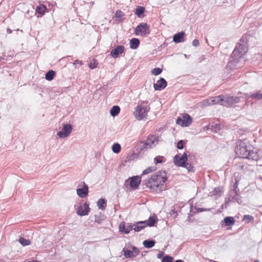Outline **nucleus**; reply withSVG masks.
<instances>
[{"label":"nucleus","instance_id":"obj_1","mask_svg":"<svg viewBox=\"0 0 262 262\" xmlns=\"http://www.w3.org/2000/svg\"><path fill=\"white\" fill-rule=\"evenodd\" d=\"M247 51L248 48L246 41L244 38L241 39L239 42L237 44L232 53L230 60L226 66V69L232 70L241 67L243 64L242 59L245 61L244 56Z\"/></svg>","mask_w":262,"mask_h":262},{"label":"nucleus","instance_id":"obj_2","mask_svg":"<svg viewBox=\"0 0 262 262\" xmlns=\"http://www.w3.org/2000/svg\"><path fill=\"white\" fill-rule=\"evenodd\" d=\"M236 154L240 158L257 161L262 157V153L257 149H251L245 141L239 140L237 142L235 149Z\"/></svg>","mask_w":262,"mask_h":262},{"label":"nucleus","instance_id":"obj_3","mask_svg":"<svg viewBox=\"0 0 262 262\" xmlns=\"http://www.w3.org/2000/svg\"><path fill=\"white\" fill-rule=\"evenodd\" d=\"M167 180L165 171H160L151 176L146 183L147 187L157 192H161L164 189V183Z\"/></svg>","mask_w":262,"mask_h":262},{"label":"nucleus","instance_id":"obj_4","mask_svg":"<svg viewBox=\"0 0 262 262\" xmlns=\"http://www.w3.org/2000/svg\"><path fill=\"white\" fill-rule=\"evenodd\" d=\"M149 109L150 107L147 106L146 103L142 102L136 107L135 111L134 113L135 117L138 120L144 119L147 117Z\"/></svg>","mask_w":262,"mask_h":262},{"label":"nucleus","instance_id":"obj_5","mask_svg":"<svg viewBox=\"0 0 262 262\" xmlns=\"http://www.w3.org/2000/svg\"><path fill=\"white\" fill-rule=\"evenodd\" d=\"M135 33L137 35L142 36L149 34V27L147 23H142L137 26L135 30Z\"/></svg>","mask_w":262,"mask_h":262},{"label":"nucleus","instance_id":"obj_6","mask_svg":"<svg viewBox=\"0 0 262 262\" xmlns=\"http://www.w3.org/2000/svg\"><path fill=\"white\" fill-rule=\"evenodd\" d=\"M158 136L155 135H150L148 137L146 141L143 144L142 149L150 148L155 147L158 142Z\"/></svg>","mask_w":262,"mask_h":262},{"label":"nucleus","instance_id":"obj_7","mask_svg":"<svg viewBox=\"0 0 262 262\" xmlns=\"http://www.w3.org/2000/svg\"><path fill=\"white\" fill-rule=\"evenodd\" d=\"M177 124L182 126H189L192 123V119L190 116L187 114H184L182 117H179L177 119Z\"/></svg>","mask_w":262,"mask_h":262},{"label":"nucleus","instance_id":"obj_8","mask_svg":"<svg viewBox=\"0 0 262 262\" xmlns=\"http://www.w3.org/2000/svg\"><path fill=\"white\" fill-rule=\"evenodd\" d=\"M90 211L89 205L86 203H84L77 208L76 213L80 216H85L89 214Z\"/></svg>","mask_w":262,"mask_h":262},{"label":"nucleus","instance_id":"obj_9","mask_svg":"<svg viewBox=\"0 0 262 262\" xmlns=\"http://www.w3.org/2000/svg\"><path fill=\"white\" fill-rule=\"evenodd\" d=\"M240 99L241 97L238 96L225 97L224 95V103L225 104H224V106H227L235 104L240 101Z\"/></svg>","mask_w":262,"mask_h":262},{"label":"nucleus","instance_id":"obj_10","mask_svg":"<svg viewBox=\"0 0 262 262\" xmlns=\"http://www.w3.org/2000/svg\"><path fill=\"white\" fill-rule=\"evenodd\" d=\"M72 127L70 124H63L62 130L58 132L57 136L61 138L68 137L72 132Z\"/></svg>","mask_w":262,"mask_h":262},{"label":"nucleus","instance_id":"obj_11","mask_svg":"<svg viewBox=\"0 0 262 262\" xmlns=\"http://www.w3.org/2000/svg\"><path fill=\"white\" fill-rule=\"evenodd\" d=\"M174 163L178 166L183 167L186 163L187 160V155L184 153L181 157L179 155H176L174 157Z\"/></svg>","mask_w":262,"mask_h":262},{"label":"nucleus","instance_id":"obj_12","mask_svg":"<svg viewBox=\"0 0 262 262\" xmlns=\"http://www.w3.org/2000/svg\"><path fill=\"white\" fill-rule=\"evenodd\" d=\"M133 250L131 251L130 250L126 249L125 248H123V252L124 253V256L127 258H131L133 257H136L138 255L139 253V250L135 246L132 247Z\"/></svg>","mask_w":262,"mask_h":262},{"label":"nucleus","instance_id":"obj_13","mask_svg":"<svg viewBox=\"0 0 262 262\" xmlns=\"http://www.w3.org/2000/svg\"><path fill=\"white\" fill-rule=\"evenodd\" d=\"M166 86L167 82L163 78H161L156 83L154 84V89L156 91H161Z\"/></svg>","mask_w":262,"mask_h":262},{"label":"nucleus","instance_id":"obj_14","mask_svg":"<svg viewBox=\"0 0 262 262\" xmlns=\"http://www.w3.org/2000/svg\"><path fill=\"white\" fill-rule=\"evenodd\" d=\"M124 52V47L123 46H118L117 48L113 49L111 52V56L114 58H117L120 54Z\"/></svg>","mask_w":262,"mask_h":262},{"label":"nucleus","instance_id":"obj_15","mask_svg":"<svg viewBox=\"0 0 262 262\" xmlns=\"http://www.w3.org/2000/svg\"><path fill=\"white\" fill-rule=\"evenodd\" d=\"M141 182V178L139 176H134L129 180V185L133 188H137Z\"/></svg>","mask_w":262,"mask_h":262},{"label":"nucleus","instance_id":"obj_16","mask_svg":"<svg viewBox=\"0 0 262 262\" xmlns=\"http://www.w3.org/2000/svg\"><path fill=\"white\" fill-rule=\"evenodd\" d=\"M211 99L212 105L219 104L224 106V104H225V103H224V95H223L211 97Z\"/></svg>","mask_w":262,"mask_h":262},{"label":"nucleus","instance_id":"obj_17","mask_svg":"<svg viewBox=\"0 0 262 262\" xmlns=\"http://www.w3.org/2000/svg\"><path fill=\"white\" fill-rule=\"evenodd\" d=\"M89 192L88 187L85 184L84 185L82 188H78L77 189V194L82 198L86 196Z\"/></svg>","mask_w":262,"mask_h":262},{"label":"nucleus","instance_id":"obj_18","mask_svg":"<svg viewBox=\"0 0 262 262\" xmlns=\"http://www.w3.org/2000/svg\"><path fill=\"white\" fill-rule=\"evenodd\" d=\"M147 226V221L137 222L135 224L134 230L136 232H139Z\"/></svg>","mask_w":262,"mask_h":262},{"label":"nucleus","instance_id":"obj_19","mask_svg":"<svg viewBox=\"0 0 262 262\" xmlns=\"http://www.w3.org/2000/svg\"><path fill=\"white\" fill-rule=\"evenodd\" d=\"M184 32H180L174 34L173 36V41L176 43H180L184 41Z\"/></svg>","mask_w":262,"mask_h":262},{"label":"nucleus","instance_id":"obj_20","mask_svg":"<svg viewBox=\"0 0 262 262\" xmlns=\"http://www.w3.org/2000/svg\"><path fill=\"white\" fill-rule=\"evenodd\" d=\"M130 48L132 49H136L140 45V40L138 38H133L130 40Z\"/></svg>","mask_w":262,"mask_h":262},{"label":"nucleus","instance_id":"obj_21","mask_svg":"<svg viewBox=\"0 0 262 262\" xmlns=\"http://www.w3.org/2000/svg\"><path fill=\"white\" fill-rule=\"evenodd\" d=\"M223 222L225 226H228L233 225L235 223V220L233 217L227 216L224 219Z\"/></svg>","mask_w":262,"mask_h":262},{"label":"nucleus","instance_id":"obj_22","mask_svg":"<svg viewBox=\"0 0 262 262\" xmlns=\"http://www.w3.org/2000/svg\"><path fill=\"white\" fill-rule=\"evenodd\" d=\"M46 9L47 8L45 6L42 4H40L39 6L36 7V11L41 15H42L45 14Z\"/></svg>","mask_w":262,"mask_h":262},{"label":"nucleus","instance_id":"obj_23","mask_svg":"<svg viewBox=\"0 0 262 262\" xmlns=\"http://www.w3.org/2000/svg\"><path fill=\"white\" fill-rule=\"evenodd\" d=\"M120 111V109L118 106L114 105L111 108L110 114L112 116L115 117L119 113Z\"/></svg>","mask_w":262,"mask_h":262},{"label":"nucleus","instance_id":"obj_24","mask_svg":"<svg viewBox=\"0 0 262 262\" xmlns=\"http://www.w3.org/2000/svg\"><path fill=\"white\" fill-rule=\"evenodd\" d=\"M144 246L147 248H150L155 246V242L153 240H145L143 242Z\"/></svg>","mask_w":262,"mask_h":262},{"label":"nucleus","instance_id":"obj_25","mask_svg":"<svg viewBox=\"0 0 262 262\" xmlns=\"http://www.w3.org/2000/svg\"><path fill=\"white\" fill-rule=\"evenodd\" d=\"M115 16L117 21H122L123 19V17L124 16V14L121 10H118L116 12Z\"/></svg>","mask_w":262,"mask_h":262},{"label":"nucleus","instance_id":"obj_26","mask_svg":"<svg viewBox=\"0 0 262 262\" xmlns=\"http://www.w3.org/2000/svg\"><path fill=\"white\" fill-rule=\"evenodd\" d=\"M145 9L142 6H137L136 9L135 14L139 17H141V15L144 12Z\"/></svg>","mask_w":262,"mask_h":262},{"label":"nucleus","instance_id":"obj_27","mask_svg":"<svg viewBox=\"0 0 262 262\" xmlns=\"http://www.w3.org/2000/svg\"><path fill=\"white\" fill-rule=\"evenodd\" d=\"M55 75V72L53 70H50L46 74L45 78L47 80L51 81L54 78Z\"/></svg>","mask_w":262,"mask_h":262},{"label":"nucleus","instance_id":"obj_28","mask_svg":"<svg viewBox=\"0 0 262 262\" xmlns=\"http://www.w3.org/2000/svg\"><path fill=\"white\" fill-rule=\"evenodd\" d=\"M98 207L101 210H104L105 208V206L104 205L105 204V201L104 199H100L97 202Z\"/></svg>","mask_w":262,"mask_h":262},{"label":"nucleus","instance_id":"obj_29","mask_svg":"<svg viewBox=\"0 0 262 262\" xmlns=\"http://www.w3.org/2000/svg\"><path fill=\"white\" fill-rule=\"evenodd\" d=\"M250 97L257 100H262V93H260V92H258L252 94Z\"/></svg>","mask_w":262,"mask_h":262},{"label":"nucleus","instance_id":"obj_30","mask_svg":"<svg viewBox=\"0 0 262 262\" xmlns=\"http://www.w3.org/2000/svg\"><path fill=\"white\" fill-rule=\"evenodd\" d=\"M112 150L115 154L119 153L121 150V146L119 144L114 143L112 146Z\"/></svg>","mask_w":262,"mask_h":262},{"label":"nucleus","instance_id":"obj_31","mask_svg":"<svg viewBox=\"0 0 262 262\" xmlns=\"http://www.w3.org/2000/svg\"><path fill=\"white\" fill-rule=\"evenodd\" d=\"M200 103L201 106L203 107H206L209 105H211L212 103L211 97L210 98H208L203 100L202 102H201Z\"/></svg>","mask_w":262,"mask_h":262},{"label":"nucleus","instance_id":"obj_32","mask_svg":"<svg viewBox=\"0 0 262 262\" xmlns=\"http://www.w3.org/2000/svg\"><path fill=\"white\" fill-rule=\"evenodd\" d=\"M19 242L23 246H26L30 245L31 244V242L27 239H25L24 237H20L19 238Z\"/></svg>","mask_w":262,"mask_h":262},{"label":"nucleus","instance_id":"obj_33","mask_svg":"<svg viewBox=\"0 0 262 262\" xmlns=\"http://www.w3.org/2000/svg\"><path fill=\"white\" fill-rule=\"evenodd\" d=\"M166 161L165 158L163 156H157L154 159V162L155 164L162 163Z\"/></svg>","mask_w":262,"mask_h":262},{"label":"nucleus","instance_id":"obj_34","mask_svg":"<svg viewBox=\"0 0 262 262\" xmlns=\"http://www.w3.org/2000/svg\"><path fill=\"white\" fill-rule=\"evenodd\" d=\"M156 223V219L154 216H150L148 221H147V226L152 227Z\"/></svg>","mask_w":262,"mask_h":262},{"label":"nucleus","instance_id":"obj_35","mask_svg":"<svg viewBox=\"0 0 262 262\" xmlns=\"http://www.w3.org/2000/svg\"><path fill=\"white\" fill-rule=\"evenodd\" d=\"M183 167L186 168L189 172H194L195 171L194 167L190 163H186Z\"/></svg>","mask_w":262,"mask_h":262},{"label":"nucleus","instance_id":"obj_36","mask_svg":"<svg viewBox=\"0 0 262 262\" xmlns=\"http://www.w3.org/2000/svg\"><path fill=\"white\" fill-rule=\"evenodd\" d=\"M222 193L221 189L219 187L215 188L214 190L211 192L212 195L220 196Z\"/></svg>","mask_w":262,"mask_h":262},{"label":"nucleus","instance_id":"obj_37","mask_svg":"<svg viewBox=\"0 0 262 262\" xmlns=\"http://www.w3.org/2000/svg\"><path fill=\"white\" fill-rule=\"evenodd\" d=\"M162 70L161 69L159 68H156L152 69L151 71V73L154 75H158L160 74L162 72Z\"/></svg>","mask_w":262,"mask_h":262},{"label":"nucleus","instance_id":"obj_38","mask_svg":"<svg viewBox=\"0 0 262 262\" xmlns=\"http://www.w3.org/2000/svg\"><path fill=\"white\" fill-rule=\"evenodd\" d=\"M233 193L234 194L232 196V199L234 200L235 201L239 203V201L241 200L239 195L237 193V192L236 190H234Z\"/></svg>","mask_w":262,"mask_h":262},{"label":"nucleus","instance_id":"obj_39","mask_svg":"<svg viewBox=\"0 0 262 262\" xmlns=\"http://www.w3.org/2000/svg\"><path fill=\"white\" fill-rule=\"evenodd\" d=\"M155 170V167H149L144 170L142 172V174H148Z\"/></svg>","mask_w":262,"mask_h":262},{"label":"nucleus","instance_id":"obj_40","mask_svg":"<svg viewBox=\"0 0 262 262\" xmlns=\"http://www.w3.org/2000/svg\"><path fill=\"white\" fill-rule=\"evenodd\" d=\"M134 227H135V224L132 225L131 224H128L126 226V230L125 231V233H126V234L129 233L130 230H134Z\"/></svg>","mask_w":262,"mask_h":262},{"label":"nucleus","instance_id":"obj_41","mask_svg":"<svg viewBox=\"0 0 262 262\" xmlns=\"http://www.w3.org/2000/svg\"><path fill=\"white\" fill-rule=\"evenodd\" d=\"M173 258L171 256L166 255L163 257L162 262H173Z\"/></svg>","mask_w":262,"mask_h":262},{"label":"nucleus","instance_id":"obj_42","mask_svg":"<svg viewBox=\"0 0 262 262\" xmlns=\"http://www.w3.org/2000/svg\"><path fill=\"white\" fill-rule=\"evenodd\" d=\"M254 219L253 217L250 215H245L243 219V221H246L248 220L249 222L253 221Z\"/></svg>","mask_w":262,"mask_h":262},{"label":"nucleus","instance_id":"obj_43","mask_svg":"<svg viewBox=\"0 0 262 262\" xmlns=\"http://www.w3.org/2000/svg\"><path fill=\"white\" fill-rule=\"evenodd\" d=\"M119 228H120V231L121 232L125 233V231L126 230V227L125 226V224L124 222H121L120 223Z\"/></svg>","mask_w":262,"mask_h":262},{"label":"nucleus","instance_id":"obj_44","mask_svg":"<svg viewBox=\"0 0 262 262\" xmlns=\"http://www.w3.org/2000/svg\"><path fill=\"white\" fill-rule=\"evenodd\" d=\"M177 148L179 149H183V140H180L178 142L177 144Z\"/></svg>","mask_w":262,"mask_h":262},{"label":"nucleus","instance_id":"obj_45","mask_svg":"<svg viewBox=\"0 0 262 262\" xmlns=\"http://www.w3.org/2000/svg\"><path fill=\"white\" fill-rule=\"evenodd\" d=\"M192 45L194 47H197L199 45V41L198 39H195L192 41Z\"/></svg>","mask_w":262,"mask_h":262},{"label":"nucleus","instance_id":"obj_46","mask_svg":"<svg viewBox=\"0 0 262 262\" xmlns=\"http://www.w3.org/2000/svg\"><path fill=\"white\" fill-rule=\"evenodd\" d=\"M82 63H82V61L77 59V60H75L74 62L73 63V64L74 66H75V67L76 68L77 64H79L80 66H81V65H82Z\"/></svg>","mask_w":262,"mask_h":262},{"label":"nucleus","instance_id":"obj_47","mask_svg":"<svg viewBox=\"0 0 262 262\" xmlns=\"http://www.w3.org/2000/svg\"><path fill=\"white\" fill-rule=\"evenodd\" d=\"M210 210V209L198 208L197 211L200 212H202L204 211H209Z\"/></svg>","mask_w":262,"mask_h":262},{"label":"nucleus","instance_id":"obj_48","mask_svg":"<svg viewBox=\"0 0 262 262\" xmlns=\"http://www.w3.org/2000/svg\"><path fill=\"white\" fill-rule=\"evenodd\" d=\"M163 255H164V253H163V252H160V253H159L158 254V255H157V258H159V259H160V258H161L163 257Z\"/></svg>","mask_w":262,"mask_h":262},{"label":"nucleus","instance_id":"obj_49","mask_svg":"<svg viewBox=\"0 0 262 262\" xmlns=\"http://www.w3.org/2000/svg\"><path fill=\"white\" fill-rule=\"evenodd\" d=\"M89 66L91 69H93L96 67V66L95 65V63L94 64H93L92 63H90Z\"/></svg>","mask_w":262,"mask_h":262},{"label":"nucleus","instance_id":"obj_50","mask_svg":"<svg viewBox=\"0 0 262 262\" xmlns=\"http://www.w3.org/2000/svg\"><path fill=\"white\" fill-rule=\"evenodd\" d=\"M237 166L240 169H241V170L244 169V165L243 164H242L241 163H239L237 165Z\"/></svg>","mask_w":262,"mask_h":262},{"label":"nucleus","instance_id":"obj_51","mask_svg":"<svg viewBox=\"0 0 262 262\" xmlns=\"http://www.w3.org/2000/svg\"><path fill=\"white\" fill-rule=\"evenodd\" d=\"M7 33H8V34H10V33H11L12 32V31L10 29L8 28V29H7Z\"/></svg>","mask_w":262,"mask_h":262},{"label":"nucleus","instance_id":"obj_52","mask_svg":"<svg viewBox=\"0 0 262 262\" xmlns=\"http://www.w3.org/2000/svg\"><path fill=\"white\" fill-rule=\"evenodd\" d=\"M175 262H184V261L182 260L179 259V260H176Z\"/></svg>","mask_w":262,"mask_h":262},{"label":"nucleus","instance_id":"obj_53","mask_svg":"<svg viewBox=\"0 0 262 262\" xmlns=\"http://www.w3.org/2000/svg\"><path fill=\"white\" fill-rule=\"evenodd\" d=\"M95 221H96V222H97V223H100V222L99 221V220H97V219H96V220H95Z\"/></svg>","mask_w":262,"mask_h":262},{"label":"nucleus","instance_id":"obj_54","mask_svg":"<svg viewBox=\"0 0 262 262\" xmlns=\"http://www.w3.org/2000/svg\"><path fill=\"white\" fill-rule=\"evenodd\" d=\"M254 262H259V261L258 260H255Z\"/></svg>","mask_w":262,"mask_h":262},{"label":"nucleus","instance_id":"obj_55","mask_svg":"<svg viewBox=\"0 0 262 262\" xmlns=\"http://www.w3.org/2000/svg\"><path fill=\"white\" fill-rule=\"evenodd\" d=\"M0 262H4V261L0 259Z\"/></svg>","mask_w":262,"mask_h":262}]
</instances>
